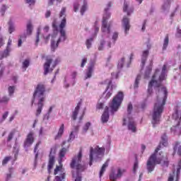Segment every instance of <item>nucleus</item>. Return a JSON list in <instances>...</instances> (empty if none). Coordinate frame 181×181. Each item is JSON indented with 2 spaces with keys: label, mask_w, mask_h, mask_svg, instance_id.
I'll return each mask as SVG.
<instances>
[{
  "label": "nucleus",
  "mask_w": 181,
  "mask_h": 181,
  "mask_svg": "<svg viewBox=\"0 0 181 181\" xmlns=\"http://www.w3.org/2000/svg\"><path fill=\"white\" fill-rule=\"evenodd\" d=\"M46 62L44 64V74L46 76L48 73L53 71L54 67L60 63V59L57 58L56 59H53V57L47 56L45 59Z\"/></svg>",
  "instance_id": "obj_6"
},
{
  "label": "nucleus",
  "mask_w": 181,
  "mask_h": 181,
  "mask_svg": "<svg viewBox=\"0 0 181 181\" xmlns=\"http://www.w3.org/2000/svg\"><path fill=\"white\" fill-rule=\"evenodd\" d=\"M107 83L108 85H107V88L105 90V93H107L108 91V88H110V86H111L112 84V81L109 80V79H106L105 81V82L100 83V84H105Z\"/></svg>",
  "instance_id": "obj_32"
},
{
  "label": "nucleus",
  "mask_w": 181,
  "mask_h": 181,
  "mask_svg": "<svg viewBox=\"0 0 181 181\" xmlns=\"http://www.w3.org/2000/svg\"><path fill=\"white\" fill-rule=\"evenodd\" d=\"M63 134H64V124H61L58 133L54 137V139H60V138H62V136H63Z\"/></svg>",
  "instance_id": "obj_22"
},
{
  "label": "nucleus",
  "mask_w": 181,
  "mask_h": 181,
  "mask_svg": "<svg viewBox=\"0 0 181 181\" xmlns=\"http://www.w3.org/2000/svg\"><path fill=\"white\" fill-rule=\"evenodd\" d=\"M96 108L97 110H103V108H104V103L98 102L96 105Z\"/></svg>",
  "instance_id": "obj_50"
},
{
  "label": "nucleus",
  "mask_w": 181,
  "mask_h": 181,
  "mask_svg": "<svg viewBox=\"0 0 181 181\" xmlns=\"http://www.w3.org/2000/svg\"><path fill=\"white\" fill-rule=\"evenodd\" d=\"M76 138V136H74V132H71L69 135V141H73Z\"/></svg>",
  "instance_id": "obj_59"
},
{
  "label": "nucleus",
  "mask_w": 181,
  "mask_h": 181,
  "mask_svg": "<svg viewBox=\"0 0 181 181\" xmlns=\"http://www.w3.org/2000/svg\"><path fill=\"white\" fill-rule=\"evenodd\" d=\"M128 129L132 131V132H136V124L135 122L130 120L128 124Z\"/></svg>",
  "instance_id": "obj_23"
},
{
  "label": "nucleus",
  "mask_w": 181,
  "mask_h": 181,
  "mask_svg": "<svg viewBox=\"0 0 181 181\" xmlns=\"http://www.w3.org/2000/svg\"><path fill=\"white\" fill-rule=\"evenodd\" d=\"M11 159H12V156L5 157L4 159L2 160L3 166H4V165H6V163H8V162H9V160H11Z\"/></svg>",
  "instance_id": "obj_40"
},
{
  "label": "nucleus",
  "mask_w": 181,
  "mask_h": 181,
  "mask_svg": "<svg viewBox=\"0 0 181 181\" xmlns=\"http://www.w3.org/2000/svg\"><path fill=\"white\" fill-rule=\"evenodd\" d=\"M90 127H91V123H90V122L86 123V124L83 126V132H87V131H88V128H90Z\"/></svg>",
  "instance_id": "obj_44"
},
{
  "label": "nucleus",
  "mask_w": 181,
  "mask_h": 181,
  "mask_svg": "<svg viewBox=\"0 0 181 181\" xmlns=\"http://www.w3.org/2000/svg\"><path fill=\"white\" fill-rule=\"evenodd\" d=\"M86 11H87V6L86 4H84L83 6H82V7L81 8V15H84V13L86 12Z\"/></svg>",
  "instance_id": "obj_53"
},
{
  "label": "nucleus",
  "mask_w": 181,
  "mask_h": 181,
  "mask_svg": "<svg viewBox=\"0 0 181 181\" xmlns=\"http://www.w3.org/2000/svg\"><path fill=\"white\" fill-rule=\"evenodd\" d=\"M106 168H108V163L107 162L105 163L103 165V166H102V168L100 169V177L103 176V175H104V172H105Z\"/></svg>",
  "instance_id": "obj_30"
},
{
  "label": "nucleus",
  "mask_w": 181,
  "mask_h": 181,
  "mask_svg": "<svg viewBox=\"0 0 181 181\" xmlns=\"http://www.w3.org/2000/svg\"><path fill=\"white\" fill-rule=\"evenodd\" d=\"M25 39H26V35L24 34L20 36L18 44V47H21V46H22V40H25Z\"/></svg>",
  "instance_id": "obj_37"
},
{
  "label": "nucleus",
  "mask_w": 181,
  "mask_h": 181,
  "mask_svg": "<svg viewBox=\"0 0 181 181\" xmlns=\"http://www.w3.org/2000/svg\"><path fill=\"white\" fill-rule=\"evenodd\" d=\"M148 56H149V50H144L141 55V68L144 69L145 67V64L146 63V60H148Z\"/></svg>",
  "instance_id": "obj_15"
},
{
  "label": "nucleus",
  "mask_w": 181,
  "mask_h": 181,
  "mask_svg": "<svg viewBox=\"0 0 181 181\" xmlns=\"http://www.w3.org/2000/svg\"><path fill=\"white\" fill-rule=\"evenodd\" d=\"M136 169H138V160H136L134 164V168H133L134 173H136Z\"/></svg>",
  "instance_id": "obj_51"
},
{
  "label": "nucleus",
  "mask_w": 181,
  "mask_h": 181,
  "mask_svg": "<svg viewBox=\"0 0 181 181\" xmlns=\"http://www.w3.org/2000/svg\"><path fill=\"white\" fill-rule=\"evenodd\" d=\"M69 151V148H62L59 153V163H62V161L63 160V158H64V156H66V154L67 153V152Z\"/></svg>",
  "instance_id": "obj_21"
},
{
  "label": "nucleus",
  "mask_w": 181,
  "mask_h": 181,
  "mask_svg": "<svg viewBox=\"0 0 181 181\" xmlns=\"http://www.w3.org/2000/svg\"><path fill=\"white\" fill-rule=\"evenodd\" d=\"M105 12L103 17L101 30L103 33L110 35L111 33V25L107 23V21L111 17V13H108V8H105Z\"/></svg>",
  "instance_id": "obj_9"
},
{
  "label": "nucleus",
  "mask_w": 181,
  "mask_h": 181,
  "mask_svg": "<svg viewBox=\"0 0 181 181\" xmlns=\"http://www.w3.org/2000/svg\"><path fill=\"white\" fill-rule=\"evenodd\" d=\"M8 32L10 34L15 32V26H13V22H12V20L8 21Z\"/></svg>",
  "instance_id": "obj_28"
},
{
  "label": "nucleus",
  "mask_w": 181,
  "mask_h": 181,
  "mask_svg": "<svg viewBox=\"0 0 181 181\" xmlns=\"http://www.w3.org/2000/svg\"><path fill=\"white\" fill-rule=\"evenodd\" d=\"M64 28H66V20L61 21L59 25V33L61 35L57 42H56L53 40L51 42V49L52 52H54L59 47V43L60 42H64L66 40V30H64Z\"/></svg>",
  "instance_id": "obj_7"
},
{
  "label": "nucleus",
  "mask_w": 181,
  "mask_h": 181,
  "mask_svg": "<svg viewBox=\"0 0 181 181\" xmlns=\"http://www.w3.org/2000/svg\"><path fill=\"white\" fill-rule=\"evenodd\" d=\"M15 93V86H9L8 87V94L9 95H12Z\"/></svg>",
  "instance_id": "obj_49"
},
{
  "label": "nucleus",
  "mask_w": 181,
  "mask_h": 181,
  "mask_svg": "<svg viewBox=\"0 0 181 181\" xmlns=\"http://www.w3.org/2000/svg\"><path fill=\"white\" fill-rule=\"evenodd\" d=\"M9 115L8 112H6L3 116H2V119L1 122L5 121V119H6V118H8V115Z\"/></svg>",
  "instance_id": "obj_58"
},
{
  "label": "nucleus",
  "mask_w": 181,
  "mask_h": 181,
  "mask_svg": "<svg viewBox=\"0 0 181 181\" xmlns=\"http://www.w3.org/2000/svg\"><path fill=\"white\" fill-rule=\"evenodd\" d=\"M104 45H105V41L102 40L100 46L98 47V50H103L104 49Z\"/></svg>",
  "instance_id": "obj_54"
},
{
  "label": "nucleus",
  "mask_w": 181,
  "mask_h": 181,
  "mask_svg": "<svg viewBox=\"0 0 181 181\" xmlns=\"http://www.w3.org/2000/svg\"><path fill=\"white\" fill-rule=\"evenodd\" d=\"M180 170H181V167L177 168L175 179H179V176H180Z\"/></svg>",
  "instance_id": "obj_57"
},
{
  "label": "nucleus",
  "mask_w": 181,
  "mask_h": 181,
  "mask_svg": "<svg viewBox=\"0 0 181 181\" xmlns=\"http://www.w3.org/2000/svg\"><path fill=\"white\" fill-rule=\"evenodd\" d=\"M9 173L6 174V181H9L11 180V178L12 177V168H9L8 170Z\"/></svg>",
  "instance_id": "obj_39"
},
{
  "label": "nucleus",
  "mask_w": 181,
  "mask_h": 181,
  "mask_svg": "<svg viewBox=\"0 0 181 181\" xmlns=\"http://www.w3.org/2000/svg\"><path fill=\"white\" fill-rule=\"evenodd\" d=\"M174 152L177 151L178 156L181 158V142L180 141H175L173 146Z\"/></svg>",
  "instance_id": "obj_20"
},
{
  "label": "nucleus",
  "mask_w": 181,
  "mask_h": 181,
  "mask_svg": "<svg viewBox=\"0 0 181 181\" xmlns=\"http://www.w3.org/2000/svg\"><path fill=\"white\" fill-rule=\"evenodd\" d=\"M83 151H79L77 155H75L71 160L70 168L74 170H76L77 175L81 172H84L87 169V166L85 164H83Z\"/></svg>",
  "instance_id": "obj_5"
},
{
  "label": "nucleus",
  "mask_w": 181,
  "mask_h": 181,
  "mask_svg": "<svg viewBox=\"0 0 181 181\" xmlns=\"http://www.w3.org/2000/svg\"><path fill=\"white\" fill-rule=\"evenodd\" d=\"M124 63H125V58L122 57L121 60L119 61L118 66L122 69V67H124Z\"/></svg>",
  "instance_id": "obj_46"
},
{
  "label": "nucleus",
  "mask_w": 181,
  "mask_h": 181,
  "mask_svg": "<svg viewBox=\"0 0 181 181\" xmlns=\"http://www.w3.org/2000/svg\"><path fill=\"white\" fill-rule=\"evenodd\" d=\"M33 132H30L28 135L25 139V141H24V147L28 148L35 142V137H33Z\"/></svg>",
  "instance_id": "obj_13"
},
{
  "label": "nucleus",
  "mask_w": 181,
  "mask_h": 181,
  "mask_svg": "<svg viewBox=\"0 0 181 181\" xmlns=\"http://www.w3.org/2000/svg\"><path fill=\"white\" fill-rule=\"evenodd\" d=\"M87 63V57H83L82 61H81V67H84V66H86Z\"/></svg>",
  "instance_id": "obj_52"
},
{
  "label": "nucleus",
  "mask_w": 181,
  "mask_h": 181,
  "mask_svg": "<svg viewBox=\"0 0 181 181\" xmlns=\"http://www.w3.org/2000/svg\"><path fill=\"white\" fill-rule=\"evenodd\" d=\"M62 169H63V165H57L54 170V175H56L59 172H62Z\"/></svg>",
  "instance_id": "obj_36"
},
{
  "label": "nucleus",
  "mask_w": 181,
  "mask_h": 181,
  "mask_svg": "<svg viewBox=\"0 0 181 181\" xmlns=\"http://www.w3.org/2000/svg\"><path fill=\"white\" fill-rule=\"evenodd\" d=\"M123 100L124 93L122 91H119L112 100V104L110 105L112 111H117L118 108L121 106V104H122Z\"/></svg>",
  "instance_id": "obj_8"
},
{
  "label": "nucleus",
  "mask_w": 181,
  "mask_h": 181,
  "mask_svg": "<svg viewBox=\"0 0 181 181\" xmlns=\"http://www.w3.org/2000/svg\"><path fill=\"white\" fill-rule=\"evenodd\" d=\"M59 18H63L62 20V22L65 20V26L66 23V7H63L59 13Z\"/></svg>",
  "instance_id": "obj_24"
},
{
  "label": "nucleus",
  "mask_w": 181,
  "mask_h": 181,
  "mask_svg": "<svg viewBox=\"0 0 181 181\" xmlns=\"http://www.w3.org/2000/svg\"><path fill=\"white\" fill-rule=\"evenodd\" d=\"M57 151V148L54 146L51 148L49 154V160L47 165V170L49 175L52 173V169H53V166H54V163L56 162V152Z\"/></svg>",
  "instance_id": "obj_10"
},
{
  "label": "nucleus",
  "mask_w": 181,
  "mask_h": 181,
  "mask_svg": "<svg viewBox=\"0 0 181 181\" xmlns=\"http://www.w3.org/2000/svg\"><path fill=\"white\" fill-rule=\"evenodd\" d=\"M175 175H176V172L174 170L172 174H170L168 181H173L175 179Z\"/></svg>",
  "instance_id": "obj_47"
},
{
  "label": "nucleus",
  "mask_w": 181,
  "mask_h": 181,
  "mask_svg": "<svg viewBox=\"0 0 181 181\" xmlns=\"http://www.w3.org/2000/svg\"><path fill=\"white\" fill-rule=\"evenodd\" d=\"M170 1L171 0H166V1L165 2V4H164V5L163 6V9H165L166 6L167 7L168 6H170Z\"/></svg>",
  "instance_id": "obj_56"
},
{
  "label": "nucleus",
  "mask_w": 181,
  "mask_h": 181,
  "mask_svg": "<svg viewBox=\"0 0 181 181\" xmlns=\"http://www.w3.org/2000/svg\"><path fill=\"white\" fill-rule=\"evenodd\" d=\"M160 92L163 93L158 94L156 102L154 105L151 121L153 127L158 125V124L160 122L162 112H163L165 104H166V100H168V89H166L165 87H163L161 88Z\"/></svg>",
  "instance_id": "obj_2"
},
{
  "label": "nucleus",
  "mask_w": 181,
  "mask_h": 181,
  "mask_svg": "<svg viewBox=\"0 0 181 181\" xmlns=\"http://www.w3.org/2000/svg\"><path fill=\"white\" fill-rule=\"evenodd\" d=\"M66 177V174L64 173H61L60 176H56V181H63V180Z\"/></svg>",
  "instance_id": "obj_34"
},
{
  "label": "nucleus",
  "mask_w": 181,
  "mask_h": 181,
  "mask_svg": "<svg viewBox=\"0 0 181 181\" xmlns=\"http://www.w3.org/2000/svg\"><path fill=\"white\" fill-rule=\"evenodd\" d=\"M52 28L54 29V33H56V35H57V33H59V30L57 27V22H56V21H53Z\"/></svg>",
  "instance_id": "obj_35"
},
{
  "label": "nucleus",
  "mask_w": 181,
  "mask_h": 181,
  "mask_svg": "<svg viewBox=\"0 0 181 181\" xmlns=\"http://www.w3.org/2000/svg\"><path fill=\"white\" fill-rule=\"evenodd\" d=\"M123 173H125V170H121V168H119L118 170H117V177L119 178V177H122V175H123Z\"/></svg>",
  "instance_id": "obj_45"
},
{
  "label": "nucleus",
  "mask_w": 181,
  "mask_h": 181,
  "mask_svg": "<svg viewBox=\"0 0 181 181\" xmlns=\"http://www.w3.org/2000/svg\"><path fill=\"white\" fill-rule=\"evenodd\" d=\"M94 64H90V65L88 66L86 72L85 80H87L88 78H91V77L93 76V73L94 71Z\"/></svg>",
  "instance_id": "obj_14"
},
{
  "label": "nucleus",
  "mask_w": 181,
  "mask_h": 181,
  "mask_svg": "<svg viewBox=\"0 0 181 181\" xmlns=\"http://www.w3.org/2000/svg\"><path fill=\"white\" fill-rule=\"evenodd\" d=\"M133 108L134 107L132 106V103H129L127 106V112L129 115H131V112H132Z\"/></svg>",
  "instance_id": "obj_48"
},
{
  "label": "nucleus",
  "mask_w": 181,
  "mask_h": 181,
  "mask_svg": "<svg viewBox=\"0 0 181 181\" xmlns=\"http://www.w3.org/2000/svg\"><path fill=\"white\" fill-rule=\"evenodd\" d=\"M173 119L174 120V126L171 128V131H173V128H176L180 125L181 122V106H176L175 107V112L173 114Z\"/></svg>",
  "instance_id": "obj_12"
},
{
  "label": "nucleus",
  "mask_w": 181,
  "mask_h": 181,
  "mask_svg": "<svg viewBox=\"0 0 181 181\" xmlns=\"http://www.w3.org/2000/svg\"><path fill=\"white\" fill-rule=\"evenodd\" d=\"M105 152V148L101 147L100 148L98 146H96L95 149L93 147H90V166L93 165V160L94 159L93 155L94 153L97 155V156H103L104 155V153Z\"/></svg>",
  "instance_id": "obj_11"
},
{
  "label": "nucleus",
  "mask_w": 181,
  "mask_h": 181,
  "mask_svg": "<svg viewBox=\"0 0 181 181\" xmlns=\"http://www.w3.org/2000/svg\"><path fill=\"white\" fill-rule=\"evenodd\" d=\"M29 64H30V62H29V59H25L23 62V69H28L29 67Z\"/></svg>",
  "instance_id": "obj_43"
},
{
  "label": "nucleus",
  "mask_w": 181,
  "mask_h": 181,
  "mask_svg": "<svg viewBox=\"0 0 181 181\" xmlns=\"http://www.w3.org/2000/svg\"><path fill=\"white\" fill-rule=\"evenodd\" d=\"M11 52V48L7 47L2 54V57H8L9 56V52Z\"/></svg>",
  "instance_id": "obj_33"
},
{
  "label": "nucleus",
  "mask_w": 181,
  "mask_h": 181,
  "mask_svg": "<svg viewBox=\"0 0 181 181\" xmlns=\"http://www.w3.org/2000/svg\"><path fill=\"white\" fill-rule=\"evenodd\" d=\"M9 101V98L7 97H3L0 100V103H8Z\"/></svg>",
  "instance_id": "obj_60"
},
{
  "label": "nucleus",
  "mask_w": 181,
  "mask_h": 181,
  "mask_svg": "<svg viewBox=\"0 0 181 181\" xmlns=\"http://www.w3.org/2000/svg\"><path fill=\"white\" fill-rule=\"evenodd\" d=\"M15 132H16V130H12L9 134L7 137V142H11L12 139H13V136H15Z\"/></svg>",
  "instance_id": "obj_31"
},
{
  "label": "nucleus",
  "mask_w": 181,
  "mask_h": 181,
  "mask_svg": "<svg viewBox=\"0 0 181 181\" xmlns=\"http://www.w3.org/2000/svg\"><path fill=\"white\" fill-rule=\"evenodd\" d=\"M110 180L111 181H117V179H119L118 175H115V173H111L109 176Z\"/></svg>",
  "instance_id": "obj_38"
},
{
  "label": "nucleus",
  "mask_w": 181,
  "mask_h": 181,
  "mask_svg": "<svg viewBox=\"0 0 181 181\" xmlns=\"http://www.w3.org/2000/svg\"><path fill=\"white\" fill-rule=\"evenodd\" d=\"M80 105H81V103L79 102L72 112L71 117L73 121H76V119H77V115H78V111H80Z\"/></svg>",
  "instance_id": "obj_19"
},
{
  "label": "nucleus",
  "mask_w": 181,
  "mask_h": 181,
  "mask_svg": "<svg viewBox=\"0 0 181 181\" xmlns=\"http://www.w3.org/2000/svg\"><path fill=\"white\" fill-rule=\"evenodd\" d=\"M141 74H138L134 81V88H138L139 87V81H141Z\"/></svg>",
  "instance_id": "obj_29"
},
{
  "label": "nucleus",
  "mask_w": 181,
  "mask_h": 181,
  "mask_svg": "<svg viewBox=\"0 0 181 181\" xmlns=\"http://www.w3.org/2000/svg\"><path fill=\"white\" fill-rule=\"evenodd\" d=\"M109 108L108 107H105V111L102 115L101 119L102 122L104 124L105 122H108V119H110V113L108 112Z\"/></svg>",
  "instance_id": "obj_16"
},
{
  "label": "nucleus",
  "mask_w": 181,
  "mask_h": 181,
  "mask_svg": "<svg viewBox=\"0 0 181 181\" xmlns=\"http://www.w3.org/2000/svg\"><path fill=\"white\" fill-rule=\"evenodd\" d=\"M40 29H38L36 35L35 46H37V43L40 42Z\"/></svg>",
  "instance_id": "obj_41"
},
{
  "label": "nucleus",
  "mask_w": 181,
  "mask_h": 181,
  "mask_svg": "<svg viewBox=\"0 0 181 181\" xmlns=\"http://www.w3.org/2000/svg\"><path fill=\"white\" fill-rule=\"evenodd\" d=\"M111 95H112V92H107L106 95L105 96V100H108V98H110Z\"/></svg>",
  "instance_id": "obj_62"
},
{
  "label": "nucleus",
  "mask_w": 181,
  "mask_h": 181,
  "mask_svg": "<svg viewBox=\"0 0 181 181\" xmlns=\"http://www.w3.org/2000/svg\"><path fill=\"white\" fill-rule=\"evenodd\" d=\"M117 39H118V33H114L112 35V40L115 42Z\"/></svg>",
  "instance_id": "obj_61"
},
{
  "label": "nucleus",
  "mask_w": 181,
  "mask_h": 181,
  "mask_svg": "<svg viewBox=\"0 0 181 181\" xmlns=\"http://www.w3.org/2000/svg\"><path fill=\"white\" fill-rule=\"evenodd\" d=\"M75 181H81V175H77L76 177Z\"/></svg>",
  "instance_id": "obj_64"
},
{
  "label": "nucleus",
  "mask_w": 181,
  "mask_h": 181,
  "mask_svg": "<svg viewBox=\"0 0 181 181\" xmlns=\"http://www.w3.org/2000/svg\"><path fill=\"white\" fill-rule=\"evenodd\" d=\"M152 72V65L147 66L146 71L144 73V78H149L151 73Z\"/></svg>",
  "instance_id": "obj_25"
},
{
  "label": "nucleus",
  "mask_w": 181,
  "mask_h": 181,
  "mask_svg": "<svg viewBox=\"0 0 181 181\" xmlns=\"http://www.w3.org/2000/svg\"><path fill=\"white\" fill-rule=\"evenodd\" d=\"M161 139L162 142L159 144V145L155 149L154 153L149 157L147 161L146 168L148 173H151V172H153V170H155V166H156V165H160L163 161L165 166H168L169 165V161H168V158H165V160L163 159V151H160L158 153L160 157H158L157 156L158 152L163 149V146H168V139H166V134H164V136H163Z\"/></svg>",
  "instance_id": "obj_1"
},
{
  "label": "nucleus",
  "mask_w": 181,
  "mask_h": 181,
  "mask_svg": "<svg viewBox=\"0 0 181 181\" xmlns=\"http://www.w3.org/2000/svg\"><path fill=\"white\" fill-rule=\"evenodd\" d=\"M168 45H169V35L167 34L163 41V50H166V49H168Z\"/></svg>",
  "instance_id": "obj_26"
},
{
  "label": "nucleus",
  "mask_w": 181,
  "mask_h": 181,
  "mask_svg": "<svg viewBox=\"0 0 181 181\" xmlns=\"http://www.w3.org/2000/svg\"><path fill=\"white\" fill-rule=\"evenodd\" d=\"M25 2L29 5H35V0H25Z\"/></svg>",
  "instance_id": "obj_63"
},
{
  "label": "nucleus",
  "mask_w": 181,
  "mask_h": 181,
  "mask_svg": "<svg viewBox=\"0 0 181 181\" xmlns=\"http://www.w3.org/2000/svg\"><path fill=\"white\" fill-rule=\"evenodd\" d=\"M91 43H93V38H90L86 40V45L87 49H90L91 47V45H92Z\"/></svg>",
  "instance_id": "obj_42"
},
{
  "label": "nucleus",
  "mask_w": 181,
  "mask_h": 181,
  "mask_svg": "<svg viewBox=\"0 0 181 181\" xmlns=\"http://www.w3.org/2000/svg\"><path fill=\"white\" fill-rule=\"evenodd\" d=\"M33 30V26L32 25V23L28 21L27 23V35H32V30Z\"/></svg>",
  "instance_id": "obj_27"
},
{
  "label": "nucleus",
  "mask_w": 181,
  "mask_h": 181,
  "mask_svg": "<svg viewBox=\"0 0 181 181\" xmlns=\"http://www.w3.org/2000/svg\"><path fill=\"white\" fill-rule=\"evenodd\" d=\"M123 11L127 13V16H129L131 13H134V7H129L127 3H124Z\"/></svg>",
  "instance_id": "obj_18"
},
{
  "label": "nucleus",
  "mask_w": 181,
  "mask_h": 181,
  "mask_svg": "<svg viewBox=\"0 0 181 181\" xmlns=\"http://www.w3.org/2000/svg\"><path fill=\"white\" fill-rule=\"evenodd\" d=\"M45 93H46V88L45 85L42 83H39L37 85L35 90L33 93V99L32 100V105H33V103H35V100L37 98L38 100V107L37 109L36 116L40 115L42 113V110L43 108V103H45V100L46 98V95H45Z\"/></svg>",
  "instance_id": "obj_4"
},
{
  "label": "nucleus",
  "mask_w": 181,
  "mask_h": 181,
  "mask_svg": "<svg viewBox=\"0 0 181 181\" xmlns=\"http://www.w3.org/2000/svg\"><path fill=\"white\" fill-rule=\"evenodd\" d=\"M122 25L124 28L125 33H127L128 30H129L131 28V25H129V18L124 17L122 19Z\"/></svg>",
  "instance_id": "obj_17"
},
{
  "label": "nucleus",
  "mask_w": 181,
  "mask_h": 181,
  "mask_svg": "<svg viewBox=\"0 0 181 181\" xmlns=\"http://www.w3.org/2000/svg\"><path fill=\"white\" fill-rule=\"evenodd\" d=\"M80 6V4L78 3L74 4V12H77L78 11V7Z\"/></svg>",
  "instance_id": "obj_55"
},
{
  "label": "nucleus",
  "mask_w": 181,
  "mask_h": 181,
  "mask_svg": "<svg viewBox=\"0 0 181 181\" xmlns=\"http://www.w3.org/2000/svg\"><path fill=\"white\" fill-rule=\"evenodd\" d=\"M167 69H168V66H166V64H164L163 66V69L160 74H159L160 73L159 69H156V71L152 76V79L148 83V90H147L148 97L149 95H151V94H152V93H153V89L152 88V87H153V84H156L155 86L157 88H159V87L162 86V81L166 80V76H168L166 74L168 73Z\"/></svg>",
  "instance_id": "obj_3"
}]
</instances>
